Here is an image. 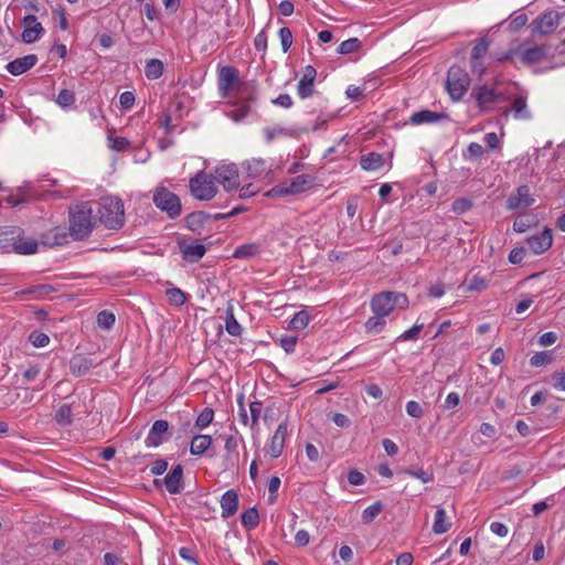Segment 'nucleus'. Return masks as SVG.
Instances as JSON below:
<instances>
[{
	"mask_svg": "<svg viewBox=\"0 0 565 565\" xmlns=\"http://www.w3.org/2000/svg\"><path fill=\"white\" fill-rule=\"evenodd\" d=\"M224 440H225V449L227 451L226 459L232 461L233 455H235V457L238 456V452H237L238 440L235 436H232V435L224 437Z\"/></svg>",
	"mask_w": 565,
	"mask_h": 565,
	"instance_id": "obj_48",
	"label": "nucleus"
},
{
	"mask_svg": "<svg viewBox=\"0 0 565 565\" xmlns=\"http://www.w3.org/2000/svg\"><path fill=\"white\" fill-rule=\"evenodd\" d=\"M385 324L386 321L384 316L374 315L365 322V329L367 332L380 333L384 329Z\"/></svg>",
	"mask_w": 565,
	"mask_h": 565,
	"instance_id": "obj_38",
	"label": "nucleus"
},
{
	"mask_svg": "<svg viewBox=\"0 0 565 565\" xmlns=\"http://www.w3.org/2000/svg\"><path fill=\"white\" fill-rule=\"evenodd\" d=\"M168 468V462L164 459H157L152 462L150 471L154 476L162 475Z\"/></svg>",
	"mask_w": 565,
	"mask_h": 565,
	"instance_id": "obj_61",
	"label": "nucleus"
},
{
	"mask_svg": "<svg viewBox=\"0 0 565 565\" xmlns=\"http://www.w3.org/2000/svg\"><path fill=\"white\" fill-rule=\"evenodd\" d=\"M171 305L180 307L186 301V295L180 288H170L166 291Z\"/></svg>",
	"mask_w": 565,
	"mask_h": 565,
	"instance_id": "obj_43",
	"label": "nucleus"
},
{
	"mask_svg": "<svg viewBox=\"0 0 565 565\" xmlns=\"http://www.w3.org/2000/svg\"><path fill=\"white\" fill-rule=\"evenodd\" d=\"M135 99V94L127 90L120 94L119 103L124 109H129L134 106Z\"/></svg>",
	"mask_w": 565,
	"mask_h": 565,
	"instance_id": "obj_58",
	"label": "nucleus"
},
{
	"mask_svg": "<svg viewBox=\"0 0 565 565\" xmlns=\"http://www.w3.org/2000/svg\"><path fill=\"white\" fill-rule=\"evenodd\" d=\"M406 412L407 414L413 417V418H420L423 416V408L422 406L415 402V401H409L407 404H406Z\"/></svg>",
	"mask_w": 565,
	"mask_h": 565,
	"instance_id": "obj_57",
	"label": "nucleus"
},
{
	"mask_svg": "<svg viewBox=\"0 0 565 565\" xmlns=\"http://www.w3.org/2000/svg\"><path fill=\"white\" fill-rule=\"evenodd\" d=\"M447 118H448V115L445 113H436V111H431L428 109H424V110L414 113L411 116L409 121L413 125H422V124L436 122V121H439L441 119H447Z\"/></svg>",
	"mask_w": 565,
	"mask_h": 565,
	"instance_id": "obj_25",
	"label": "nucleus"
},
{
	"mask_svg": "<svg viewBox=\"0 0 565 565\" xmlns=\"http://www.w3.org/2000/svg\"><path fill=\"white\" fill-rule=\"evenodd\" d=\"M169 429V423L164 419H158L152 424V427L146 438L148 447H158L164 440V434Z\"/></svg>",
	"mask_w": 565,
	"mask_h": 565,
	"instance_id": "obj_20",
	"label": "nucleus"
},
{
	"mask_svg": "<svg viewBox=\"0 0 565 565\" xmlns=\"http://www.w3.org/2000/svg\"><path fill=\"white\" fill-rule=\"evenodd\" d=\"M385 163L383 154L377 152H369L360 159V166L365 171H377Z\"/></svg>",
	"mask_w": 565,
	"mask_h": 565,
	"instance_id": "obj_26",
	"label": "nucleus"
},
{
	"mask_svg": "<svg viewBox=\"0 0 565 565\" xmlns=\"http://www.w3.org/2000/svg\"><path fill=\"white\" fill-rule=\"evenodd\" d=\"M213 417H214V412L212 408L210 407H205L201 413L200 415L198 416L196 418V422H195V426L199 428V429H203L205 427H207L212 420H213Z\"/></svg>",
	"mask_w": 565,
	"mask_h": 565,
	"instance_id": "obj_44",
	"label": "nucleus"
},
{
	"mask_svg": "<svg viewBox=\"0 0 565 565\" xmlns=\"http://www.w3.org/2000/svg\"><path fill=\"white\" fill-rule=\"evenodd\" d=\"M212 444V437L209 435H196L192 438L190 452L193 456L203 455Z\"/></svg>",
	"mask_w": 565,
	"mask_h": 565,
	"instance_id": "obj_27",
	"label": "nucleus"
},
{
	"mask_svg": "<svg viewBox=\"0 0 565 565\" xmlns=\"http://www.w3.org/2000/svg\"><path fill=\"white\" fill-rule=\"evenodd\" d=\"M249 412L252 418V428H254L258 424V419L263 412V403L262 402H252L249 404Z\"/></svg>",
	"mask_w": 565,
	"mask_h": 565,
	"instance_id": "obj_54",
	"label": "nucleus"
},
{
	"mask_svg": "<svg viewBox=\"0 0 565 565\" xmlns=\"http://www.w3.org/2000/svg\"><path fill=\"white\" fill-rule=\"evenodd\" d=\"M446 511L443 508H438L435 514V522L433 531L435 534L446 533L450 529V523H446Z\"/></svg>",
	"mask_w": 565,
	"mask_h": 565,
	"instance_id": "obj_34",
	"label": "nucleus"
},
{
	"mask_svg": "<svg viewBox=\"0 0 565 565\" xmlns=\"http://www.w3.org/2000/svg\"><path fill=\"white\" fill-rule=\"evenodd\" d=\"M250 111V105L249 104H243V105H239L237 107H235L234 109H232L230 113H228V116L234 120V121H241L243 120Z\"/></svg>",
	"mask_w": 565,
	"mask_h": 565,
	"instance_id": "obj_50",
	"label": "nucleus"
},
{
	"mask_svg": "<svg viewBox=\"0 0 565 565\" xmlns=\"http://www.w3.org/2000/svg\"><path fill=\"white\" fill-rule=\"evenodd\" d=\"M553 243L552 230L545 227L540 234L533 235L527 238V244L534 254H543Z\"/></svg>",
	"mask_w": 565,
	"mask_h": 565,
	"instance_id": "obj_17",
	"label": "nucleus"
},
{
	"mask_svg": "<svg viewBox=\"0 0 565 565\" xmlns=\"http://www.w3.org/2000/svg\"><path fill=\"white\" fill-rule=\"evenodd\" d=\"M282 51L286 53L292 44V33L289 28L284 26L279 30Z\"/></svg>",
	"mask_w": 565,
	"mask_h": 565,
	"instance_id": "obj_52",
	"label": "nucleus"
},
{
	"mask_svg": "<svg viewBox=\"0 0 565 565\" xmlns=\"http://www.w3.org/2000/svg\"><path fill=\"white\" fill-rule=\"evenodd\" d=\"M361 46L362 42L358 38H351L339 45L338 53L345 55L359 51Z\"/></svg>",
	"mask_w": 565,
	"mask_h": 565,
	"instance_id": "obj_41",
	"label": "nucleus"
},
{
	"mask_svg": "<svg viewBox=\"0 0 565 565\" xmlns=\"http://www.w3.org/2000/svg\"><path fill=\"white\" fill-rule=\"evenodd\" d=\"M222 518L233 516L238 509V494L234 489L227 490L221 498Z\"/></svg>",
	"mask_w": 565,
	"mask_h": 565,
	"instance_id": "obj_23",
	"label": "nucleus"
},
{
	"mask_svg": "<svg viewBox=\"0 0 565 565\" xmlns=\"http://www.w3.org/2000/svg\"><path fill=\"white\" fill-rule=\"evenodd\" d=\"M313 178L309 174H299L292 179L280 182L270 189L266 195L268 196H285L290 194L302 193L309 184H311Z\"/></svg>",
	"mask_w": 565,
	"mask_h": 565,
	"instance_id": "obj_7",
	"label": "nucleus"
},
{
	"mask_svg": "<svg viewBox=\"0 0 565 565\" xmlns=\"http://www.w3.org/2000/svg\"><path fill=\"white\" fill-rule=\"evenodd\" d=\"M534 203V199L531 196L530 186L522 184L516 189V193L512 194L507 200V209L514 211L531 206Z\"/></svg>",
	"mask_w": 565,
	"mask_h": 565,
	"instance_id": "obj_15",
	"label": "nucleus"
},
{
	"mask_svg": "<svg viewBox=\"0 0 565 565\" xmlns=\"http://www.w3.org/2000/svg\"><path fill=\"white\" fill-rule=\"evenodd\" d=\"M472 207V202L465 198H459L452 203V211L457 214H462Z\"/></svg>",
	"mask_w": 565,
	"mask_h": 565,
	"instance_id": "obj_53",
	"label": "nucleus"
},
{
	"mask_svg": "<svg viewBox=\"0 0 565 565\" xmlns=\"http://www.w3.org/2000/svg\"><path fill=\"white\" fill-rule=\"evenodd\" d=\"M13 249L22 255L34 254L38 250V242L35 239H20L13 244Z\"/></svg>",
	"mask_w": 565,
	"mask_h": 565,
	"instance_id": "obj_33",
	"label": "nucleus"
},
{
	"mask_svg": "<svg viewBox=\"0 0 565 565\" xmlns=\"http://www.w3.org/2000/svg\"><path fill=\"white\" fill-rule=\"evenodd\" d=\"M310 316L307 311L301 310L297 312L289 322V328L292 330H301L309 323Z\"/></svg>",
	"mask_w": 565,
	"mask_h": 565,
	"instance_id": "obj_40",
	"label": "nucleus"
},
{
	"mask_svg": "<svg viewBox=\"0 0 565 565\" xmlns=\"http://www.w3.org/2000/svg\"><path fill=\"white\" fill-rule=\"evenodd\" d=\"M488 50L489 41L486 38L479 39L471 51V60H481V57L486 55Z\"/></svg>",
	"mask_w": 565,
	"mask_h": 565,
	"instance_id": "obj_46",
	"label": "nucleus"
},
{
	"mask_svg": "<svg viewBox=\"0 0 565 565\" xmlns=\"http://www.w3.org/2000/svg\"><path fill=\"white\" fill-rule=\"evenodd\" d=\"M156 206L166 212L170 218H175L181 214L182 205L180 198L167 188H158L153 194Z\"/></svg>",
	"mask_w": 565,
	"mask_h": 565,
	"instance_id": "obj_6",
	"label": "nucleus"
},
{
	"mask_svg": "<svg viewBox=\"0 0 565 565\" xmlns=\"http://www.w3.org/2000/svg\"><path fill=\"white\" fill-rule=\"evenodd\" d=\"M260 248L262 246L259 243H247L236 247L233 253V257L237 259L250 258L258 255L260 253Z\"/></svg>",
	"mask_w": 565,
	"mask_h": 565,
	"instance_id": "obj_28",
	"label": "nucleus"
},
{
	"mask_svg": "<svg viewBox=\"0 0 565 565\" xmlns=\"http://www.w3.org/2000/svg\"><path fill=\"white\" fill-rule=\"evenodd\" d=\"M264 132H265L267 142H271L277 136H281V135L295 137L298 135L299 130L294 129V128L276 127V128H265Z\"/></svg>",
	"mask_w": 565,
	"mask_h": 565,
	"instance_id": "obj_35",
	"label": "nucleus"
},
{
	"mask_svg": "<svg viewBox=\"0 0 565 565\" xmlns=\"http://www.w3.org/2000/svg\"><path fill=\"white\" fill-rule=\"evenodd\" d=\"M316 76V68L311 65L306 66L305 74L297 86L298 95L301 98H308L313 94Z\"/></svg>",
	"mask_w": 565,
	"mask_h": 565,
	"instance_id": "obj_21",
	"label": "nucleus"
},
{
	"mask_svg": "<svg viewBox=\"0 0 565 565\" xmlns=\"http://www.w3.org/2000/svg\"><path fill=\"white\" fill-rule=\"evenodd\" d=\"M287 435L288 425L284 422L279 424L268 444V452L273 458H278L282 454Z\"/></svg>",
	"mask_w": 565,
	"mask_h": 565,
	"instance_id": "obj_16",
	"label": "nucleus"
},
{
	"mask_svg": "<svg viewBox=\"0 0 565 565\" xmlns=\"http://www.w3.org/2000/svg\"><path fill=\"white\" fill-rule=\"evenodd\" d=\"M215 183H221L226 191L236 189L238 182V170L235 164L222 166L215 170Z\"/></svg>",
	"mask_w": 565,
	"mask_h": 565,
	"instance_id": "obj_13",
	"label": "nucleus"
},
{
	"mask_svg": "<svg viewBox=\"0 0 565 565\" xmlns=\"http://www.w3.org/2000/svg\"><path fill=\"white\" fill-rule=\"evenodd\" d=\"M163 73V63L158 58H151L147 62L145 67L146 77L149 79H157Z\"/></svg>",
	"mask_w": 565,
	"mask_h": 565,
	"instance_id": "obj_30",
	"label": "nucleus"
},
{
	"mask_svg": "<svg viewBox=\"0 0 565 565\" xmlns=\"http://www.w3.org/2000/svg\"><path fill=\"white\" fill-rule=\"evenodd\" d=\"M403 472L420 479L424 483L430 482L433 480V473L424 471L423 469H405Z\"/></svg>",
	"mask_w": 565,
	"mask_h": 565,
	"instance_id": "obj_55",
	"label": "nucleus"
},
{
	"mask_svg": "<svg viewBox=\"0 0 565 565\" xmlns=\"http://www.w3.org/2000/svg\"><path fill=\"white\" fill-rule=\"evenodd\" d=\"M238 70L233 66H223L218 71V90L223 98L238 85Z\"/></svg>",
	"mask_w": 565,
	"mask_h": 565,
	"instance_id": "obj_12",
	"label": "nucleus"
},
{
	"mask_svg": "<svg viewBox=\"0 0 565 565\" xmlns=\"http://www.w3.org/2000/svg\"><path fill=\"white\" fill-rule=\"evenodd\" d=\"M552 361H553V352L552 351H542V352L535 353L530 359V364L533 367H541V366L552 363Z\"/></svg>",
	"mask_w": 565,
	"mask_h": 565,
	"instance_id": "obj_39",
	"label": "nucleus"
},
{
	"mask_svg": "<svg viewBox=\"0 0 565 565\" xmlns=\"http://www.w3.org/2000/svg\"><path fill=\"white\" fill-rule=\"evenodd\" d=\"M29 340L35 348L46 347L50 342L49 335L40 331H33L30 334Z\"/></svg>",
	"mask_w": 565,
	"mask_h": 565,
	"instance_id": "obj_49",
	"label": "nucleus"
},
{
	"mask_svg": "<svg viewBox=\"0 0 565 565\" xmlns=\"http://www.w3.org/2000/svg\"><path fill=\"white\" fill-rule=\"evenodd\" d=\"M470 86L468 73L459 65H452L447 73L446 89L450 98L460 100Z\"/></svg>",
	"mask_w": 565,
	"mask_h": 565,
	"instance_id": "obj_5",
	"label": "nucleus"
},
{
	"mask_svg": "<svg viewBox=\"0 0 565 565\" xmlns=\"http://www.w3.org/2000/svg\"><path fill=\"white\" fill-rule=\"evenodd\" d=\"M266 168V161L264 159H252L245 162V169L252 178L263 174Z\"/></svg>",
	"mask_w": 565,
	"mask_h": 565,
	"instance_id": "obj_31",
	"label": "nucleus"
},
{
	"mask_svg": "<svg viewBox=\"0 0 565 565\" xmlns=\"http://www.w3.org/2000/svg\"><path fill=\"white\" fill-rule=\"evenodd\" d=\"M98 363L90 356L84 354H75L70 360V370L75 376H83Z\"/></svg>",
	"mask_w": 565,
	"mask_h": 565,
	"instance_id": "obj_18",
	"label": "nucleus"
},
{
	"mask_svg": "<svg viewBox=\"0 0 565 565\" xmlns=\"http://www.w3.org/2000/svg\"><path fill=\"white\" fill-rule=\"evenodd\" d=\"M254 45L257 51L265 52L267 49V35L265 31H260L254 39Z\"/></svg>",
	"mask_w": 565,
	"mask_h": 565,
	"instance_id": "obj_63",
	"label": "nucleus"
},
{
	"mask_svg": "<svg viewBox=\"0 0 565 565\" xmlns=\"http://www.w3.org/2000/svg\"><path fill=\"white\" fill-rule=\"evenodd\" d=\"M225 328L228 334L233 337H239L242 334L243 329L241 324L237 322L232 307H228L226 309Z\"/></svg>",
	"mask_w": 565,
	"mask_h": 565,
	"instance_id": "obj_29",
	"label": "nucleus"
},
{
	"mask_svg": "<svg viewBox=\"0 0 565 565\" xmlns=\"http://www.w3.org/2000/svg\"><path fill=\"white\" fill-rule=\"evenodd\" d=\"M167 490L171 494H177L182 491L183 483V467L181 465L174 466L171 471L163 478Z\"/></svg>",
	"mask_w": 565,
	"mask_h": 565,
	"instance_id": "obj_22",
	"label": "nucleus"
},
{
	"mask_svg": "<svg viewBox=\"0 0 565 565\" xmlns=\"http://www.w3.org/2000/svg\"><path fill=\"white\" fill-rule=\"evenodd\" d=\"M553 386L565 391V372H556L553 374Z\"/></svg>",
	"mask_w": 565,
	"mask_h": 565,
	"instance_id": "obj_64",
	"label": "nucleus"
},
{
	"mask_svg": "<svg viewBox=\"0 0 565 565\" xmlns=\"http://www.w3.org/2000/svg\"><path fill=\"white\" fill-rule=\"evenodd\" d=\"M383 511L382 502L377 501L364 509L362 512V521L365 524L371 523Z\"/></svg>",
	"mask_w": 565,
	"mask_h": 565,
	"instance_id": "obj_42",
	"label": "nucleus"
},
{
	"mask_svg": "<svg viewBox=\"0 0 565 565\" xmlns=\"http://www.w3.org/2000/svg\"><path fill=\"white\" fill-rule=\"evenodd\" d=\"M70 235L82 241L88 237L97 225L94 205L90 202H81L70 207Z\"/></svg>",
	"mask_w": 565,
	"mask_h": 565,
	"instance_id": "obj_1",
	"label": "nucleus"
},
{
	"mask_svg": "<svg viewBox=\"0 0 565 565\" xmlns=\"http://www.w3.org/2000/svg\"><path fill=\"white\" fill-rule=\"evenodd\" d=\"M558 12L550 10L537 17L532 23V34L545 35L552 33L559 24Z\"/></svg>",
	"mask_w": 565,
	"mask_h": 565,
	"instance_id": "obj_8",
	"label": "nucleus"
},
{
	"mask_svg": "<svg viewBox=\"0 0 565 565\" xmlns=\"http://www.w3.org/2000/svg\"><path fill=\"white\" fill-rule=\"evenodd\" d=\"M191 194L200 201H210L217 194V185L213 174L203 171L196 173L189 181Z\"/></svg>",
	"mask_w": 565,
	"mask_h": 565,
	"instance_id": "obj_4",
	"label": "nucleus"
},
{
	"mask_svg": "<svg viewBox=\"0 0 565 565\" xmlns=\"http://www.w3.org/2000/svg\"><path fill=\"white\" fill-rule=\"evenodd\" d=\"M54 419L61 426H70L73 423L71 406L67 404L60 406L55 413Z\"/></svg>",
	"mask_w": 565,
	"mask_h": 565,
	"instance_id": "obj_36",
	"label": "nucleus"
},
{
	"mask_svg": "<svg viewBox=\"0 0 565 565\" xmlns=\"http://www.w3.org/2000/svg\"><path fill=\"white\" fill-rule=\"evenodd\" d=\"M178 246L182 258L189 263H198L205 255L207 248L198 239H178Z\"/></svg>",
	"mask_w": 565,
	"mask_h": 565,
	"instance_id": "obj_11",
	"label": "nucleus"
},
{
	"mask_svg": "<svg viewBox=\"0 0 565 565\" xmlns=\"http://www.w3.org/2000/svg\"><path fill=\"white\" fill-rule=\"evenodd\" d=\"M408 307V298L405 294L396 291H382L371 300V309L374 315L387 317L395 308Z\"/></svg>",
	"mask_w": 565,
	"mask_h": 565,
	"instance_id": "obj_3",
	"label": "nucleus"
},
{
	"mask_svg": "<svg viewBox=\"0 0 565 565\" xmlns=\"http://www.w3.org/2000/svg\"><path fill=\"white\" fill-rule=\"evenodd\" d=\"M241 522L249 530L255 529L259 524V514L257 509L255 507L247 509L242 513Z\"/></svg>",
	"mask_w": 565,
	"mask_h": 565,
	"instance_id": "obj_32",
	"label": "nucleus"
},
{
	"mask_svg": "<svg viewBox=\"0 0 565 565\" xmlns=\"http://www.w3.org/2000/svg\"><path fill=\"white\" fill-rule=\"evenodd\" d=\"M487 281L486 279L479 277V276H475L471 281L469 282L467 289L468 290H478V291H481V290H484L487 288Z\"/></svg>",
	"mask_w": 565,
	"mask_h": 565,
	"instance_id": "obj_62",
	"label": "nucleus"
},
{
	"mask_svg": "<svg viewBox=\"0 0 565 565\" xmlns=\"http://www.w3.org/2000/svg\"><path fill=\"white\" fill-rule=\"evenodd\" d=\"M115 320V315L107 310H103L97 315V324L106 330H109L114 326Z\"/></svg>",
	"mask_w": 565,
	"mask_h": 565,
	"instance_id": "obj_45",
	"label": "nucleus"
},
{
	"mask_svg": "<svg viewBox=\"0 0 565 565\" xmlns=\"http://www.w3.org/2000/svg\"><path fill=\"white\" fill-rule=\"evenodd\" d=\"M525 255L524 247H515L509 254V262L513 265H519L522 263Z\"/></svg>",
	"mask_w": 565,
	"mask_h": 565,
	"instance_id": "obj_56",
	"label": "nucleus"
},
{
	"mask_svg": "<svg viewBox=\"0 0 565 565\" xmlns=\"http://www.w3.org/2000/svg\"><path fill=\"white\" fill-rule=\"evenodd\" d=\"M22 41L26 44L34 43L39 40L42 33H44V28L40 22H38V19L34 14L25 15L22 19Z\"/></svg>",
	"mask_w": 565,
	"mask_h": 565,
	"instance_id": "obj_14",
	"label": "nucleus"
},
{
	"mask_svg": "<svg viewBox=\"0 0 565 565\" xmlns=\"http://www.w3.org/2000/svg\"><path fill=\"white\" fill-rule=\"evenodd\" d=\"M280 487V479L277 476L270 478L268 483L269 501L273 503L276 500V492Z\"/></svg>",
	"mask_w": 565,
	"mask_h": 565,
	"instance_id": "obj_60",
	"label": "nucleus"
},
{
	"mask_svg": "<svg viewBox=\"0 0 565 565\" xmlns=\"http://www.w3.org/2000/svg\"><path fill=\"white\" fill-rule=\"evenodd\" d=\"M348 481L352 486H361L365 482V477L362 472L352 469L348 472Z\"/></svg>",
	"mask_w": 565,
	"mask_h": 565,
	"instance_id": "obj_59",
	"label": "nucleus"
},
{
	"mask_svg": "<svg viewBox=\"0 0 565 565\" xmlns=\"http://www.w3.org/2000/svg\"><path fill=\"white\" fill-rule=\"evenodd\" d=\"M36 63L38 56L35 54H29L9 62L6 68L10 74L18 76L31 70Z\"/></svg>",
	"mask_w": 565,
	"mask_h": 565,
	"instance_id": "obj_19",
	"label": "nucleus"
},
{
	"mask_svg": "<svg viewBox=\"0 0 565 565\" xmlns=\"http://www.w3.org/2000/svg\"><path fill=\"white\" fill-rule=\"evenodd\" d=\"M97 224L108 230H120L125 224V210L122 201L117 196H103L94 204Z\"/></svg>",
	"mask_w": 565,
	"mask_h": 565,
	"instance_id": "obj_2",
	"label": "nucleus"
},
{
	"mask_svg": "<svg viewBox=\"0 0 565 565\" xmlns=\"http://www.w3.org/2000/svg\"><path fill=\"white\" fill-rule=\"evenodd\" d=\"M471 96L476 99L478 107L481 110H490L494 104H498L502 94L487 85H479L473 87Z\"/></svg>",
	"mask_w": 565,
	"mask_h": 565,
	"instance_id": "obj_9",
	"label": "nucleus"
},
{
	"mask_svg": "<svg viewBox=\"0 0 565 565\" xmlns=\"http://www.w3.org/2000/svg\"><path fill=\"white\" fill-rule=\"evenodd\" d=\"M550 49L551 46L546 44L533 45L524 49L520 47L514 54L520 58L522 64L530 66L544 61Z\"/></svg>",
	"mask_w": 565,
	"mask_h": 565,
	"instance_id": "obj_10",
	"label": "nucleus"
},
{
	"mask_svg": "<svg viewBox=\"0 0 565 565\" xmlns=\"http://www.w3.org/2000/svg\"><path fill=\"white\" fill-rule=\"evenodd\" d=\"M526 98L524 96H518L514 98L512 104V110L516 118L529 119L531 117L530 111L526 109Z\"/></svg>",
	"mask_w": 565,
	"mask_h": 565,
	"instance_id": "obj_37",
	"label": "nucleus"
},
{
	"mask_svg": "<svg viewBox=\"0 0 565 565\" xmlns=\"http://www.w3.org/2000/svg\"><path fill=\"white\" fill-rule=\"evenodd\" d=\"M211 214L203 211H195L188 214L184 218L185 226L191 232L201 233V230L204 227L205 223L211 218Z\"/></svg>",
	"mask_w": 565,
	"mask_h": 565,
	"instance_id": "obj_24",
	"label": "nucleus"
},
{
	"mask_svg": "<svg viewBox=\"0 0 565 565\" xmlns=\"http://www.w3.org/2000/svg\"><path fill=\"white\" fill-rule=\"evenodd\" d=\"M424 324H414L409 330L403 332L396 341H409V340H416L423 330Z\"/></svg>",
	"mask_w": 565,
	"mask_h": 565,
	"instance_id": "obj_51",
	"label": "nucleus"
},
{
	"mask_svg": "<svg viewBox=\"0 0 565 565\" xmlns=\"http://www.w3.org/2000/svg\"><path fill=\"white\" fill-rule=\"evenodd\" d=\"M56 103L63 108L70 107L75 103V94L70 89H62L57 97Z\"/></svg>",
	"mask_w": 565,
	"mask_h": 565,
	"instance_id": "obj_47",
	"label": "nucleus"
}]
</instances>
